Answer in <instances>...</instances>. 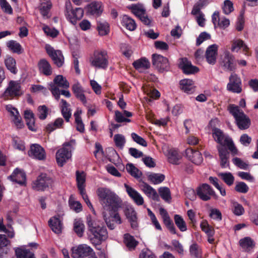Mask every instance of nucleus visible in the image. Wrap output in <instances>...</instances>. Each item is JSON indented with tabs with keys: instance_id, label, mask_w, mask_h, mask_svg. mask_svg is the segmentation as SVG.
<instances>
[{
	"instance_id": "nucleus-1",
	"label": "nucleus",
	"mask_w": 258,
	"mask_h": 258,
	"mask_svg": "<svg viewBox=\"0 0 258 258\" xmlns=\"http://www.w3.org/2000/svg\"><path fill=\"white\" fill-rule=\"evenodd\" d=\"M97 195L103 209L108 212V214L106 212H103L104 220L110 229H114L116 224L121 223L117 211L121 206L122 201L115 192L106 187L98 188Z\"/></svg>"
},
{
	"instance_id": "nucleus-2",
	"label": "nucleus",
	"mask_w": 258,
	"mask_h": 258,
	"mask_svg": "<svg viewBox=\"0 0 258 258\" xmlns=\"http://www.w3.org/2000/svg\"><path fill=\"white\" fill-rule=\"evenodd\" d=\"M87 223L91 234L89 236L90 240L93 244L99 245L107 238V229L99 220L89 215L87 217Z\"/></svg>"
},
{
	"instance_id": "nucleus-3",
	"label": "nucleus",
	"mask_w": 258,
	"mask_h": 258,
	"mask_svg": "<svg viewBox=\"0 0 258 258\" xmlns=\"http://www.w3.org/2000/svg\"><path fill=\"white\" fill-rule=\"evenodd\" d=\"M212 136L214 140L220 144L217 146V149L220 159V165L222 168H226L229 166V153L225 145L231 138L217 128L213 129Z\"/></svg>"
},
{
	"instance_id": "nucleus-4",
	"label": "nucleus",
	"mask_w": 258,
	"mask_h": 258,
	"mask_svg": "<svg viewBox=\"0 0 258 258\" xmlns=\"http://www.w3.org/2000/svg\"><path fill=\"white\" fill-rule=\"evenodd\" d=\"M230 113L234 117L236 123L239 128L245 130L248 128L250 125L249 118L241 110L238 106L234 104L230 105L228 107Z\"/></svg>"
},
{
	"instance_id": "nucleus-5",
	"label": "nucleus",
	"mask_w": 258,
	"mask_h": 258,
	"mask_svg": "<svg viewBox=\"0 0 258 258\" xmlns=\"http://www.w3.org/2000/svg\"><path fill=\"white\" fill-rule=\"evenodd\" d=\"M74 144L75 141L74 140L66 143L63 144V147L57 151L56 160L59 166H62L71 158L72 151L73 149V144Z\"/></svg>"
},
{
	"instance_id": "nucleus-6",
	"label": "nucleus",
	"mask_w": 258,
	"mask_h": 258,
	"mask_svg": "<svg viewBox=\"0 0 258 258\" xmlns=\"http://www.w3.org/2000/svg\"><path fill=\"white\" fill-rule=\"evenodd\" d=\"M108 57L105 50H97L94 51L90 59L91 64L97 68L105 69L108 65Z\"/></svg>"
},
{
	"instance_id": "nucleus-7",
	"label": "nucleus",
	"mask_w": 258,
	"mask_h": 258,
	"mask_svg": "<svg viewBox=\"0 0 258 258\" xmlns=\"http://www.w3.org/2000/svg\"><path fill=\"white\" fill-rule=\"evenodd\" d=\"M72 257L73 258H97L93 249L86 244H82L72 248Z\"/></svg>"
},
{
	"instance_id": "nucleus-8",
	"label": "nucleus",
	"mask_w": 258,
	"mask_h": 258,
	"mask_svg": "<svg viewBox=\"0 0 258 258\" xmlns=\"http://www.w3.org/2000/svg\"><path fill=\"white\" fill-rule=\"evenodd\" d=\"M70 5L69 2L66 3V13L67 19L73 24L75 25L77 21L80 20L84 15V10L81 8H76L75 9H70L69 6Z\"/></svg>"
},
{
	"instance_id": "nucleus-9",
	"label": "nucleus",
	"mask_w": 258,
	"mask_h": 258,
	"mask_svg": "<svg viewBox=\"0 0 258 258\" xmlns=\"http://www.w3.org/2000/svg\"><path fill=\"white\" fill-rule=\"evenodd\" d=\"M220 63L224 71L232 72L235 69L234 56L228 51H225L221 56Z\"/></svg>"
},
{
	"instance_id": "nucleus-10",
	"label": "nucleus",
	"mask_w": 258,
	"mask_h": 258,
	"mask_svg": "<svg viewBox=\"0 0 258 258\" xmlns=\"http://www.w3.org/2000/svg\"><path fill=\"white\" fill-rule=\"evenodd\" d=\"M52 179L45 174H41L37 180L33 182L32 187L37 190H44L46 188L51 186Z\"/></svg>"
},
{
	"instance_id": "nucleus-11",
	"label": "nucleus",
	"mask_w": 258,
	"mask_h": 258,
	"mask_svg": "<svg viewBox=\"0 0 258 258\" xmlns=\"http://www.w3.org/2000/svg\"><path fill=\"white\" fill-rule=\"evenodd\" d=\"M153 65L159 71L163 72L169 69V63L168 59L157 54L152 55Z\"/></svg>"
},
{
	"instance_id": "nucleus-12",
	"label": "nucleus",
	"mask_w": 258,
	"mask_h": 258,
	"mask_svg": "<svg viewBox=\"0 0 258 258\" xmlns=\"http://www.w3.org/2000/svg\"><path fill=\"white\" fill-rule=\"evenodd\" d=\"M196 194L201 200L207 201L211 199L215 192L209 184L203 183L197 187Z\"/></svg>"
},
{
	"instance_id": "nucleus-13",
	"label": "nucleus",
	"mask_w": 258,
	"mask_h": 258,
	"mask_svg": "<svg viewBox=\"0 0 258 258\" xmlns=\"http://www.w3.org/2000/svg\"><path fill=\"white\" fill-rule=\"evenodd\" d=\"M45 49L48 54L51 57L54 63L58 67H61L64 62V58L61 52L58 50H54L49 44L45 45Z\"/></svg>"
},
{
	"instance_id": "nucleus-14",
	"label": "nucleus",
	"mask_w": 258,
	"mask_h": 258,
	"mask_svg": "<svg viewBox=\"0 0 258 258\" xmlns=\"http://www.w3.org/2000/svg\"><path fill=\"white\" fill-rule=\"evenodd\" d=\"M241 80L238 76L232 73L229 77V82L227 85L228 90L234 93H239L241 92Z\"/></svg>"
},
{
	"instance_id": "nucleus-15",
	"label": "nucleus",
	"mask_w": 258,
	"mask_h": 258,
	"mask_svg": "<svg viewBox=\"0 0 258 258\" xmlns=\"http://www.w3.org/2000/svg\"><path fill=\"white\" fill-rule=\"evenodd\" d=\"M219 46L216 44L209 45L206 49L205 57L208 63L211 65L216 63Z\"/></svg>"
},
{
	"instance_id": "nucleus-16",
	"label": "nucleus",
	"mask_w": 258,
	"mask_h": 258,
	"mask_svg": "<svg viewBox=\"0 0 258 258\" xmlns=\"http://www.w3.org/2000/svg\"><path fill=\"white\" fill-rule=\"evenodd\" d=\"M125 191L131 199L138 206L142 205L144 201L142 195L134 188L125 183Z\"/></svg>"
},
{
	"instance_id": "nucleus-17",
	"label": "nucleus",
	"mask_w": 258,
	"mask_h": 258,
	"mask_svg": "<svg viewBox=\"0 0 258 258\" xmlns=\"http://www.w3.org/2000/svg\"><path fill=\"white\" fill-rule=\"evenodd\" d=\"M29 155L39 160H44L46 157L44 149L39 144H34L31 145Z\"/></svg>"
},
{
	"instance_id": "nucleus-18",
	"label": "nucleus",
	"mask_w": 258,
	"mask_h": 258,
	"mask_svg": "<svg viewBox=\"0 0 258 258\" xmlns=\"http://www.w3.org/2000/svg\"><path fill=\"white\" fill-rule=\"evenodd\" d=\"M164 154L167 157L168 161L170 163L174 165H178L180 163L182 155L176 149H168L166 152H164Z\"/></svg>"
},
{
	"instance_id": "nucleus-19",
	"label": "nucleus",
	"mask_w": 258,
	"mask_h": 258,
	"mask_svg": "<svg viewBox=\"0 0 258 258\" xmlns=\"http://www.w3.org/2000/svg\"><path fill=\"white\" fill-rule=\"evenodd\" d=\"M8 178L13 182L18 183L21 185H25L26 176L23 171L16 168Z\"/></svg>"
},
{
	"instance_id": "nucleus-20",
	"label": "nucleus",
	"mask_w": 258,
	"mask_h": 258,
	"mask_svg": "<svg viewBox=\"0 0 258 258\" xmlns=\"http://www.w3.org/2000/svg\"><path fill=\"white\" fill-rule=\"evenodd\" d=\"M4 94L6 96H16L21 95L20 83L17 81H11Z\"/></svg>"
},
{
	"instance_id": "nucleus-21",
	"label": "nucleus",
	"mask_w": 258,
	"mask_h": 258,
	"mask_svg": "<svg viewBox=\"0 0 258 258\" xmlns=\"http://www.w3.org/2000/svg\"><path fill=\"white\" fill-rule=\"evenodd\" d=\"M179 67L183 72L187 75L193 74L198 72L199 71L197 67L192 66L191 62L186 58L181 59Z\"/></svg>"
},
{
	"instance_id": "nucleus-22",
	"label": "nucleus",
	"mask_w": 258,
	"mask_h": 258,
	"mask_svg": "<svg viewBox=\"0 0 258 258\" xmlns=\"http://www.w3.org/2000/svg\"><path fill=\"white\" fill-rule=\"evenodd\" d=\"M185 153L188 159L194 164L200 165L202 163L203 159L199 151L194 150L192 148H187Z\"/></svg>"
},
{
	"instance_id": "nucleus-23",
	"label": "nucleus",
	"mask_w": 258,
	"mask_h": 258,
	"mask_svg": "<svg viewBox=\"0 0 258 258\" xmlns=\"http://www.w3.org/2000/svg\"><path fill=\"white\" fill-rule=\"evenodd\" d=\"M86 9L88 14L95 17L99 16L103 11L101 3L97 2H93L88 5Z\"/></svg>"
},
{
	"instance_id": "nucleus-24",
	"label": "nucleus",
	"mask_w": 258,
	"mask_h": 258,
	"mask_svg": "<svg viewBox=\"0 0 258 258\" xmlns=\"http://www.w3.org/2000/svg\"><path fill=\"white\" fill-rule=\"evenodd\" d=\"M48 224L52 231L55 233H61L63 226L59 216H55L51 217L48 221Z\"/></svg>"
},
{
	"instance_id": "nucleus-25",
	"label": "nucleus",
	"mask_w": 258,
	"mask_h": 258,
	"mask_svg": "<svg viewBox=\"0 0 258 258\" xmlns=\"http://www.w3.org/2000/svg\"><path fill=\"white\" fill-rule=\"evenodd\" d=\"M159 213L161 215L164 224L172 234L176 233V229L172 221L171 220L167 211L162 208L159 209Z\"/></svg>"
},
{
	"instance_id": "nucleus-26",
	"label": "nucleus",
	"mask_w": 258,
	"mask_h": 258,
	"mask_svg": "<svg viewBox=\"0 0 258 258\" xmlns=\"http://www.w3.org/2000/svg\"><path fill=\"white\" fill-rule=\"evenodd\" d=\"M242 49L245 54H248L249 48L244 42L240 39H234L231 42V50L232 52H238Z\"/></svg>"
},
{
	"instance_id": "nucleus-27",
	"label": "nucleus",
	"mask_w": 258,
	"mask_h": 258,
	"mask_svg": "<svg viewBox=\"0 0 258 258\" xmlns=\"http://www.w3.org/2000/svg\"><path fill=\"white\" fill-rule=\"evenodd\" d=\"M72 91L76 98L79 99L83 104L87 103L84 89L79 82L77 81L73 85Z\"/></svg>"
},
{
	"instance_id": "nucleus-28",
	"label": "nucleus",
	"mask_w": 258,
	"mask_h": 258,
	"mask_svg": "<svg viewBox=\"0 0 258 258\" xmlns=\"http://www.w3.org/2000/svg\"><path fill=\"white\" fill-rule=\"evenodd\" d=\"M180 88L187 94H192L195 91V85L194 81L190 79H185L180 81Z\"/></svg>"
},
{
	"instance_id": "nucleus-29",
	"label": "nucleus",
	"mask_w": 258,
	"mask_h": 258,
	"mask_svg": "<svg viewBox=\"0 0 258 258\" xmlns=\"http://www.w3.org/2000/svg\"><path fill=\"white\" fill-rule=\"evenodd\" d=\"M141 188L149 198L156 201L159 200V197L155 189L147 183L143 182L142 184H141Z\"/></svg>"
},
{
	"instance_id": "nucleus-30",
	"label": "nucleus",
	"mask_w": 258,
	"mask_h": 258,
	"mask_svg": "<svg viewBox=\"0 0 258 258\" xmlns=\"http://www.w3.org/2000/svg\"><path fill=\"white\" fill-rule=\"evenodd\" d=\"M125 215L130 222L133 228H136L138 226L136 212L132 206H127L124 211Z\"/></svg>"
},
{
	"instance_id": "nucleus-31",
	"label": "nucleus",
	"mask_w": 258,
	"mask_h": 258,
	"mask_svg": "<svg viewBox=\"0 0 258 258\" xmlns=\"http://www.w3.org/2000/svg\"><path fill=\"white\" fill-rule=\"evenodd\" d=\"M24 115L29 129L32 131H35V118L33 112L30 109H27L25 110Z\"/></svg>"
},
{
	"instance_id": "nucleus-32",
	"label": "nucleus",
	"mask_w": 258,
	"mask_h": 258,
	"mask_svg": "<svg viewBox=\"0 0 258 258\" xmlns=\"http://www.w3.org/2000/svg\"><path fill=\"white\" fill-rule=\"evenodd\" d=\"M39 72L45 76H49L52 74V68L47 60L45 59L40 60L38 63Z\"/></svg>"
},
{
	"instance_id": "nucleus-33",
	"label": "nucleus",
	"mask_w": 258,
	"mask_h": 258,
	"mask_svg": "<svg viewBox=\"0 0 258 258\" xmlns=\"http://www.w3.org/2000/svg\"><path fill=\"white\" fill-rule=\"evenodd\" d=\"M60 108L63 117L66 121H69V119L72 115L70 105L66 100L61 99L60 101Z\"/></svg>"
},
{
	"instance_id": "nucleus-34",
	"label": "nucleus",
	"mask_w": 258,
	"mask_h": 258,
	"mask_svg": "<svg viewBox=\"0 0 258 258\" xmlns=\"http://www.w3.org/2000/svg\"><path fill=\"white\" fill-rule=\"evenodd\" d=\"M77 186L80 192L85 190L86 174L84 172L76 171Z\"/></svg>"
},
{
	"instance_id": "nucleus-35",
	"label": "nucleus",
	"mask_w": 258,
	"mask_h": 258,
	"mask_svg": "<svg viewBox=\"0 0 258 258\" xmlns=\"http://www.w3.org/2000/svg\"><path fill=\"white\" fill-rule=\"evenodd\" d=\"M49 89L56 100H58L59 98L60 94L64 95L67 98H70L71 96V93L69 91L64 90L60 91L57 86H55L54 84H50Z\"/></svg>"
},
{
	"instance_id": "nucleus-36",
	"label": "nucleus",
	"mask_w": 258,
	"mask_h": 258,
	"mask_svg": "<svg viewBox=\"0 0 258 258\" xmlns=\"http://www.w3.org/2000/svg\"><path fill=\"white\" fill-rule=\"evenodd\" d=\"M133 64L136 70L140 72L149 68L150 66V62L146 58L138 59L134 61Z\"/></svg>"
},
{
	"instance_id": "nucleus-37",
	"label": "nucleus",
	"mask_w": 258,
	"mask_h": 258,
	"mask_svg": "<svg viewBox=\"0 0 258 258\" xmlns=\"http://www.w3.org/2000/svg\"><path fill=\"white\" fill-rule=\"evenodd\" d=\"M121 23L123 26L130 31H134L137 27L134 20L127 15L123 16Z\"/></svg>"
},
{
	"instance_id": "nucleus-38",
	"label": "nucleus",
	"mask_w": 258,
	"mask_h": 258,
	"mask_svg": "<svg viewBox=\"0 0 258 258\" xmlns=\"http://www.w3.org/2000/svg\"><path fill=\"white\" fill-rule=\"evenodd\" d=\"M128 8L139 18L145 14V9L141 4H132L128 6Z\"/></svg>"
},
{
	"instance_id": "nucleus-39",
	"label": "nucleus",
	"mask_w": 258,
	"mask_h": 258,
	"mask_svg": "<svg viewBox=\"0 0 258 258\" xmlns=\"http://www.w3.org/2000/svg\"><path fill=\"white\" fill-rule=\"evenodd\" d=\"M239 244L243 250L245 251H250L254 246L253 241L248 237L240 239Z\"/></svg>"
},
{
	"instance_id": "nucleus-40",
	"label": "nucleus",
	"mask_w": 258,
	"mask_h": 258,
	"mask_svg": "<svg viewBox=\"0 0 258 258\" xmlns=\"http://www.w3.org/2000/svg\"><path fill=\"white\" fill-rule=\"evenodd\" d=\"M54 84L51 83V84H54L58 87L67 89L70 86V84L67 79L64 78L62 75L56 76L53 80Z\"/></svg>"
},
{
	"instance_id": "nucleus-41",
	"label": "nucleus",
	"mask_w": 258,
	"mask_h": 258,
	"mask_svg": "<svg viewBox=\"0 0 258 258\" xmlns=\"http://www.w3.org/2000/svg\"><path fill=\"white\" fill-rule=\"evenodd\" d=\"M63 123V119L62 118H57L54 122L48 124L46 127V130L47 132L51 133L57 128H61Z\"/></svg>"
},
{
	"instance_id": "nucleus-42",
	"label": "nucleus",
	"mask_w": 258,
	"mask_h": 258,
	"mask_svg": "<svg viewBox=\"0 0 258 258\" xmlns=\"http://www.w3.org/2000/svg\"><path fill=\"white\" fill-rule=\"evenodd\" d=\"M7 46L13 52L20 54L22 52L23 49L21 45L15 40H10L7 42Z\"/></svg>"
},
{
	"instance_id": "nucleus-43",
	"label": "nucleus",
	"mask_w": 258,
	"mask_h": 258,
	"mask_svg": "<svg viewBox=\"0 0 258 258\" xmlns=\"http://www.w3.org/2000/svg\"><path fill=\"white\" fill-rule=\"evenodd\" d=\"M5 63L7 68L11 73L14 74L17 73V70L16 67V61L13 57L10 56H7Z\"/></svg>"
},
{
	"instance_id": "nucleus-44",
	"label": "nucleus",
	"mask_w": 258,
	"mask_h": 258,
	"mask_svg": "<svg viewBox=\"0 0 258 258\" xmlns=\"http://www.w3.org/2000/svg\"><path fill=\"white\" fill-rule=\"evenodd\" d=\"M69 204L70 208L76 213H79L82 210L81 204L80 202L76 201L73 196H70L69 198Z\"/></svg>"
},
{
	"instance_id": "nucleus-45",
	"label": "nucleus",
	"mask_w": 258,
	"mask_h": 258,
	"mask_svg": "<svg viewBox=\"0 0 258 258\" xmlns=\"http://www.w3.org/2000/svg\"><path fill=\"white\" fill-rule=\"evenodd\" d=\"M74 230L78 236L82 237L85 230V225L83 221L80 220H75L74 223Z\"/></svg>"
},
{
	"instance_id": "nucleus-46",
	"label": "nucleus",
	"mask_w": 258,
	"mask_h": 258,
	"mask_svg": "<svg viewBox=\"0 0 258 258\" xmlns=\"http://www.w3.org/2000/svg\"><path fill=\"white\" fill-rule=\"evenodd\" d=\"M148 179L153 183L157 184L160 183L165 179L164 175L160 173H152L149 174Z\"/></svg>"
},
{
	"instance_id": "nucleus-47",
	"label": "nucleus",
	"mask_w": 258,
	"mask_h": 258,
	"mask_svg": "<svg viewBox=\"0 0 258 258\" xmlns=\"http://www.w3.org/2000/svg\"><path fill=\"white\" fill-rule=\"evenodd\" d=\"M15 252L17 258H35L34 254L28 250L18 248Z\"/></svg>"
},
{
	"instance_id": "nucleus-48",
	"label": "nucleus",
	"mask_w": 258,
	"mask_h": 258,
	"mask_svg": "<svg viewBox=\"0 0 258 258\" xmlns=\"http://www.w3.org/2000/svg\"><path fill=\"white\" fill-rule=\"evenodd\" d=\"M124 242L129 249H134L138 243V242L135 239L134 237L129 234H124Z\"/></svg>"
},
{
	"instance_id": "nucleus-49",
	"label": "nucleus",
	"mask_w": 258,
	"mask_h": 258,
	"mask_svg": "<svg viewBox=\"0 0 258 258\" xmlns=\"http://www.w3.org/2000/svg\"><path fill=\"white\" fill-rule=\"evenodd\" d=\"M97 29L100 35H105L109 32L108 24L105 21H99L97 22Z\"/></svg>"
},
{
	"instance_id": "nucleus-50",
	"label": "nucleus",
	"mask_w": 258,
	"mask_h": 258,
	"mask_svg": "<svg viewBox=\"0 0 258 258\" xmlns=\"http://www.w3.org/2000/svg\"><path fill=\"white\" fill-rule=\"evenodd\" d=\"M202 230L208 236H214L215 231L213 228L210 226L206 221H203L200 224Z\"/></svg>"
},
{
	"instance_id": "nucleus-51",
	"label": "nucleus",
	"mask_w": 258,
	"mask_h": 258,
	"mask_svg": "<svg viewBox=\"0 0 258 258\" xmlns=\"http://www.w3.org/2000/svg\"><path fill=\"white\" fill-rule=\"evenodd\" d=\"M8 228H7L3 224V219H0V231L4 232L8 234V236L10 238H13L14 236L15 233L13 229L11 227L10 223H8Z\"/></svg>"
},
{
	"instance_id": "nucleus-52",
	"label": "nucleus",
	"mask_w": 258,
	"mask_h": 258,
	"mask_svg": "<svg viewBox=\"0 0 258 258\" xmlns=\"http://www.w3.org/2000/svg\"><path fill=\"white\" fill-rule=\"evenodd\" d=\"M189 252L191 256L199 258L202 255V249L198 244L194 243L190 246Z\"/></svg>"
},
{
	"instance_id": "nucleus-53",
	"label": "nucleus",
	"mask_w": 258,
	"mask_h": 258,
	"mask_svg": "<svg viewBox=\"0 0 258 258\" xmlns=\"http://www.w3.org/2000/svg\"><path fill=\"white\" fill-rule=\"evenodd\" d=\"M174 221L175 224L181 231L184 232L187 230L186 223L180 215H175Z\"/></svg>"
},
{
	"instance_id": "nucleus-54",
	"label": "nucleus",
	"mask_w": 258,
	"mask_h": 258,
	"mask_svg": "<svg viewBox=\"0 0 258 258\" xmlns=\"http://www.w3.org/2000/svg\"><path fill=\"white\" fill-rule=\"evenodd\" d=\"M51 4L50 2H47L46 3H42L41 4L39 10L42 16L45 18H48V13L49 10L51 8Z\"/></svg>"
},
{
	"instance_id": "nucleus-55",
	"label": "nucleus",
	"mask_w": 258,
	"mask_h": 258,
	"mask_svg": "<svg viewBox=\"0 0 258 258\" xmlns=\"http://www.w3.org/2000/svg\"><path fill=\"white\" fill-rule=\"evenodd\" d=\"M127 171L135 178H140L142 175L141 172L133 164H127L126 166Z\"/></svg>"
},
{
	"instance_id": "nucleus-56",
	"label": "nucleus",
	"mask_w": 258,
	"mask_h": 258,
	"mask_svg": "<svg viewBox=\"0 0 258 258\" xmlns=\"http://www.w3.org/2000/svg\"><path fill=\"white\" fill-rule=\"evenodd\" d=\"M159 193L161 197L165 201L169 202L171 200V194L169 189L166 187L159 188Z\"/></svg>"
},
{
	"instance_id": "nucleus-57",
	"label": "nucleus",
	"mask_w": 258,
	"mask_h": 258,
	"mask_svg": "<svg viewBox=\"0 0 258 258\" xmlns=\"http://www.w3.org/2000/svg\"><path fill=\"white\" fill-rule=\"evenodd\" d=\"M219 176L227 185H231L233 184L234 177L231 173H219Z\"/></svg>"
},
{
	"instance_id": "nucleus-58",
	"label": "nucleus",
	"mask_w": 258,
	"mask_h": 258,
	"mask_svg": "<svg viewBox=\"0 0 258 258\" xmlns=\"http://www.w3.org/2000/svg\"><path fill=\"white\" fill-rule=\"evenodd\" d=\"M222 9L225 15H229L234 10L233 3L230 0H225L223 3Z\"/></svg>"
},
{
	"instance_id": "nucleus-59",
	"label": "nucleus",
	"mask_w": 258,
	"mask_h": 258,
	"mask_svg": "<svg viewBox=\"0 0 258 258\" xmlns=\"http://www.w3.org/2000/svg\"><path fill=\"white\" fill-rule=\"evenodd\" d=\"M147 211L148 214L150 218L152 224L154 226L155 228L158 230L161 231L162 227L158 220L157 219L155 215L149 208L147 209Z\"/></svg>"
},
{
	"instance_id": "nucleus-60",
	"label": "nucleus",
	"mask_w": 258,
	"mask_h": 258,
	"mask_svg": "<svg viewBox=\"0 0 258 258\" xmlns=\"http://www.w3.org/2000/svg\"><path fill=\"white\" fill-rule=\"evenodd\" d=\"M114 141L115 145L120 148H122L125 143L124 137L121 134H116L114 136Z\"/></svg>"
},
{
	"instance_id": "nucleus-61",
	"label": "nucleus",
	"mask_w": 258,
	"mask_h": 258,
	"mask_svg": "<svg viewBox=\"0 0 258 258\" xmlns=\"http://www.w3.org/2000/svg\"><path fill=\"white\" fill-rule=\"evenodd\" d=\"M232 210L234 214L237 216H240L244 212L242 206L237 202L233 203Z\"/></svg>"
},
{
	"instance_id": "nucleus-62",
	"label": "nucleus",
	"mask_w": 258,
	"mask_h": 258,
	"mask_svg": "<svg viewBox=\"0 0 258 258\" xmlns=\"http://www.w3.org/2000/svg\"><path fill=\"white\" fill-rule=\"evenodd\" d=\"M0 5L3 11L7 14H12L13 9L6 0H0Z\"/></svg>"
},
{
	"instance_id": "nucleus-63",
	"label": "nucleus",
	"mask_w": 258,
	"mask_h": 258,
	"mask_svg": "<svg viewBox=\"0 0 258 258\" xmlns=\"http://www.w3.org/2000/svg\"><path fill=\"white\" fill-rule=\"evenodd\" d=\"M131 137L134 141L136 142L137 144L143 146L147 147V143L146 141L141 137L138 135L137 134L135 133H133L131 134Z\"/></svg>"
},
{
	"instance_id": "nucleus-64",
	"label": "nucleus",
	"mask_w": 258,
	"mask_h": 258,
	"mask_svg": "<svg viewBox=\"0 0 258 258\" xmlns=\"http://www.w3.org/2000/svg\"><path fill=\"white\" fill-rule=\"evenodd\" d=\"M210 216L213 219L218 221L222 219L221 213L217 209H212L210 210Z\"/></svg>"
}]
</instances>
